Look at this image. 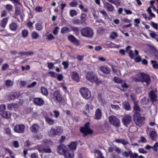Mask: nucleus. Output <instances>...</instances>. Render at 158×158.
<instances>
[{
    "instance_id": "f3484780",
    "label": "nucleus",
    "mask_w": 158,
    "mask_h": 158,
    "mask_svg": "<svg viewBox=\"0 0 158 158\" xmlns=\"http://www.w3.org/2000/svg\"><path fill=\"white\" fill-rule=\"evenodd\" d=\"M115 141L118 143H121L124 145H127L129 143L128 141L124 139H115Z\"/></svg>"
},
{
    "instance_id": "b1692460",
    "label": "nucleus",
    "mask_w": 158,
    "mask_h": 158,
    "mask_svg": "<svg viewBox=\"0 0 158 158\" xmlns=\"http://www.w3.org/2000/svg\"><path fill=\"white\" fill-rule=\"evenodd\" d=\"M10 29L12 31H15L18 28L17 24L15 23H12L9 25Z\"/></svg>"
},
{
    "instance_id": "13d9d810",
    "label": "nucleus",
    "mask_w": 158,
    "mask_h": 158,
    "mask_svg": "<svg viewBox=\"0 0 158 158\" xmlns=\"http://www.w3.org/2000/svg\"><path fill=\"white\" fill-rule=\"evenodd\" d=\"M62 64L64 66V69H66L68 68L69 66V64L68 62L64 61L62 62Z\"/></svg>"
},
{
    "instance_id": "aec40b11",
    "label": "nucleus",
    "mask_w": 158,
    "mask_h": 158,
    "mask_svg": "<svg viewBox=\"0 0 158 158\" xmlns=\"http://www.w3.org/2000/svg\"><path fill=\"white\" fill-rule=\"evenodd\" d=\"M39 128V126L37 124H34L31 127V130L33 132H36L38 131Z\"/></svg>"
},
{
    "instance_id": "6e6d98bb",
    "label": "nucleus",
    "mask_w": 158,
    "mask_h": 158,
    "mask_svg": "<svg viewBox=\"0 0 158 158\" xmlns=\"http://www.w3.org/2000/svg\"><path fill=\"white\" fill-rule=\"evenodd\" d=\"M86 15L85 14L83 13L81 15V19L82 21H85L86 19Z\"/></svg>"
},
{
    "instance_id": "37998d69",
    "label": "nucleus",
    "mask_w": 158,
    "mask_h": 158,
    "mask_svg": "<svg viewBox=\"0 0 158 158\" xmlns=\"http://www.w3.org/2000/svg\"><path fill=\"white\" fill-rule=\"evenodd\" d=\"M69 13L70 16L72 17L76 15L77 14V12L74 10H70Z\"/></svg>"
},
{
    "instance_id": "5fc2aeb1",
    "label": "nucleus",
    "mask_w": 158,
    "mask_h": 158,
    "mask_svg": "<svg viewBox=\"0 0 158 158\" xmlns=\"http://www.w3.org/2000/svg\"><path fill=\"white\" fill-rule=\"evenodd\" d=\"M158 148V143H156L153 146V149L155 151H157Z\"/></svg>"
},
{
    "instance_id": "864d4df0",
    "label": "nucleus",
    "mask_w": 158,
    "mask_h": 158,
    "mask_svg": "<svg viewBox=\"0 0 158 158\" xmlns=\"http://www.w3.org/2000/svg\"><path fill=\"white\" fill-rule=\"evenodd\" d=\"M37 83L35 81L32 82L31 84L28 85L27 87V88H31L34 87L36 84Z\"/></svg>"
},
{
    "instance_id": "bb28decb",
    "label": "nucleus",
    "mask_w": 158,
    "mask_h": 158,
    "mask_svg": "<svg viewBox=\"0 0 158 158\" xmlns=\"http://www.w3.org/2000/svg\"><path fill=\"white\" fill-rule=\"evenodd\" d=\"M100 68V70L104 73H109L110 72V69L107 67L101 66Z\"/></svg>"
},
{
    "instance_id": "09e8293b",
    "label": "nucleus",
    "mask_w": 158,
    "mask_h": 158,
    "mask_svg": "<svg viewBox=\"0 0 158 158\" xmlns=\"http://www.w3.org/2000/svg\"><path fill=\"white\" fill-rule=\"evenodd\" d=\"M117 35L118 34L114 32H113L110 35V37L113 39H114L117 37Z\"/></svg>"
},
{
    "instance_id": "c03bdc74",
    "label": "nucleus",
    "mask_w": 158,
    "mask_h": 158,
    "mask_svg": "<svg viewBox=\"0 0 158 158\" xmlns=\"http://www.w3.org/2000/svg\"><path fill=\"white\" fill-rule=\"evenodd\" d=\"M131 151H130L128 152L127 151H125L122 153V155L124 157H127L129 156H130V155L131 154Z\"/></svg>"
},
{
    "instance_id": "5701e85b",
    "label": "nucleus",
    "mask_w": 158,
    "mask_h": 158,
    "mask_svg": "<svg viewBox=\"0 0 158 158\" xmlns=\"http://www.w3.org/2000/svg\"><path fill=\"white\" fill-rule=\"evenodd\" d=\"M72 78L75 81H79V78L77 73L75 72L72 73Z\"/></svg>"
},
{
    "instance_id": "79ce46f5",
    "label": "nucleus",
    "mask_w": 158,
    "mask_h": 158,
    "mask_svg": "<svg viewBox=\"0 0 158 158\" xmlns=\"http://www.w3.org/2000/svg\"><path fill=\"white\" fill-rule=\"evenodd\" d=\"M39 34L35 31H33L31 33L32 37L35 39H36L39 37Z\"/></svg>"
},
{
    "instance_id": "e2e57ef3",
    "label": "nucleus",
    "mask_w": 158,
    "mask_h": 158,
    "mask_svg": "<svg viewBox=\"0 0 158 158\" xmlns=\"http://www.w3.org/2000/svg\"><path fill=\"white\" fill-rule=\"evenodd\" d=\"M115 151L118 154H120L121 152V149L117 147H115Z\"/></svg>"
},
{
    "instance_id": "0eeeda50",
    "label": "nucleus",
    "mask_w": 158,
    "mask_h": 158,
    "mask_svg": "<svg viewBox=\"0 0 158 158\" xmlns=\"http://www.w3.org/2000/svg\"><path fill=\"white\" fill-rule=\"evenodd\" d=\"M80 91L81 95L84 98L88 99L90 97V92L87 88H81L80 89Z\"/></svg>"
},
{
    "instance_id": "423d86ee",
    "label": "nucleus",
    "mask_w": 158,
    "mask_h": 158,
    "mask_svg": "<svg viewBox=\"0 0 158 158\" xmlns=\"http://www.w3.org/2000/svg\"><path fill=\"white\" fill-rule=\"evenodd\" d=\"M80 131L85 135L93 133V130L89 128V122L86 123L84 127H81Z\"/></svg>"
},
{
    "instance_id": "58836bf2",
    "label": "nucleus",
    "mask_w": 158,
    "mask_h": 158,
    "mask_svg": "<svg viewBox=\"0 0 158 158\" xmlns=\"http://www.w3.org/2000/svg\"><path fill=\"white\" fill-rule=\"evenodd\" d=\"M56 130L57 135H60L63 132V129L60 127H58Z\"/></svg>"
},
{
    "instance_id": "f257e3e1",
    "label": "nucleus",
    "mask_w": 158,
    "mask_h": 158,
    "mask_svg": "<svg viewBox=\"0 0 158 158\" xmlns=\"http://www.w3.org/2000/svg\"><path fill=\"white\" fill-rule=\"evenodd\" d=\"M134 80L136 81L140 82L143 85L146 86L148 85L151 82V78L149 76L143 73L137 74Z\"/></svg>"
},
{
    "instance_id": "6ab92c4d",
    "label": "nucleus",
    "mask_w": 158,
    "mask_h": 158,
    "mask_svg": "<svg viewBox=\"0 0 158 158\" xmlns=\"http://www.w3.org/2000/svg\"><path fill=\"white\" fill-rule=\"evenodd\" d=\"M105 7L109 11H112L114 10V7L110 3L106 2L104 4Z\"/></svg>"
},
{
    "instance_id": "4c0bfd02",
    "label": "nucleus",
    "mask_w": 158,
    "mask_h": 158,
    "mask_svg": "<svg viewBox=\"0 0 158 158\" xmlns=\"http://www.w3.org/2000/svg\"><path fill=\"white\" fill-rule=\"evenodd\" d=\"M151 62L152 64V67L155 69H158V63L156 61L152 60Z\"/></svg>"
},
{
    "instance_id": "473e14b6",
    "label": "nucleus",
    "mask_w": 158,
    "mask_h": 158,
    "mask_svg": "<svg viewBox=\"0 0 158 158\" xmlns=\"http://www.w3.org/2000/svg\"><path fill=\"white\" fill-rule=\"evenodd\" d=\"M44 148L43 145H39L35 147V148L37 149L39 152L43 153Z\"/></svg>"
},
{
    "instance_id": "69168bd1",
    "label": "nucleus",
    "mask_w": 158,
    "mask_h": 158,
    "mask_svg": "<svg viewBox=\"0 0 158 158\" xmlns=\"http://www.w3.org/2000/svg\"><path fill=\"white\" fill-rule=\"evenodd\" d=\"M13 144L15 148H18L19 146L18 142L17 141H15L13 142Z\"/></svg>"
},
{
    "instance_id": "393cba45",
    "label": "nucleus",
    "mask_w": 158,
    "mask_h": 158,
    "mask_svg": "<svg viewBox=\"0 0 158 158\" xmlns=\"http://www.w3.org/2000/svg\"><path fill=\"white\" fill-rule=\"evenodd\" d=\"M49 135L52 137H55L57 135L56 130L52 128H51L49 132Z\"/></svg>"
},
{
    "instance_id": "9b49d317",
    "label": "nucleus",
    "mask_w": 158,
    "mask_h": 158,
    "mask_svg": "<svg viewBox=\"0 0 158 158\" xmlns=\"http://www.w3.org/2000/svg\"><path fill=\"white\" fill-rule=\"evenodd\" d=\"M150 99L153 102H156L157 101V95L156 92L154 90H152L149 94Z\"/></svg>"
},
{
    "instance_id": "c9c22d12",
    "label": "nucleus",
    "mask_w": 158,
    "mask_h": 158,
    "mask_svg": "<svg viewBox=\"0 0 158 158\" xmlns=\"http://www.w3.org/2000/svg\"><path fill=\"white\" fill-rule=\"evenodd\" d=\"M28 35V31L27 30L24 29L22 31V35L23 38L27 37Z\"/></svg>"
},
{
    "instance_id": "49530a36",
    "label": "nucleus",
    "mask_w": 158,
    "mask_h": 158,
    "mask_svg": "<svg viewBox=\"0 0 158 158\" xmlns=\"http://www.w3.org/2000/svg\"><path fill=\"white\" fill-rule=\"evenodd\" d=\"M35 28L37 30L40 31L42 29L43 27L41 24L38 23L36 24Z\"/></svg>"
},
{
    "instance_id": "4d7b16f0",
    "label": "nucleus",
    "mask_w": 158,
    "mask_h": 158,
    "mask_svg": "<svg viewBox=\"0 0 158 158\" xmlns=\"http://www.w3.org/2000/svg\"><path fill=\"white\" fill-rule=\"evenodd\" d=\"M8 67H9V65L7 64H4L2 65V69L3 70H5L6 69H7V68H8Z\"/></svg>"
},
{
    "instance_id": "f8f14e48",
    "label": "nucleus",
    "mask_w": 158,
    "mask_h": 158,
    "mask_svg": "<svg viewBox=\"0 0 158 158\" xmlns=\"http://www.w3.org/2000/svg\"><path fill=\"white\" fill-rule=\"evenodd\" d=\"M33 102L35 105L38 106H41L44 104V100L40 98H34Z\"/></svg>"
},
{
    "instance_id": "6e6552de",
    "label": "nucleus",
    "mask_w": 158,
    "mask_h": 158,
    "mask_svg": "<svg viewBox=\"0 0 158 158\" xmlns=\"http://www.w3.org/2000/svg\"><path fill=\"white\" fill-rule=\"evenodd\" d=\"M86 78L87 80L91 82H96L98 80L97 76L93 72L88 73L86 75Z\"/></svg>"
},
{
    "instance_id": "a18cd8bd",
    "label": "nucleus",
    "mask_w": 158,
    "mask_h": 158,
    "mask_svg": "<svg viewBox=\"0 0 158 158\" xmlns=\"http://www.w3.org/2000/svg\"><path fill=\"white\" fill-rule=\"evenodd\" d=\"M6 10L8 11H12L13 9V6L9 4H7L6 6Z\"/></svg>"
},
{
    "instance_id": "cd10ccee",
    "label": "nucleus",
    "mask_w": 158,
    "mask_h": 158,
    "mask_svg": "<svg viewBox=\"0 0 158 158\" xmlns=\"http://www.w3.org/2000/svg\"><path fill=\"white\" fill-rule=\"evenodd\" d=\"M45 119L46 122L50 125H52L54 123V120L53 119H51L48 116H46L45 117Z\"/></svg>"
},
{
    "instance_id": "774afa93",
    "label": "nucleus",
    "mask_w": 158,
    "mask_h": 158,
    "mask_svg": "<svg viewBox=\"0 0 158 158\" xmlns=\"http://www.w3.org/2000/svg\"><path fill=\"white\" fill-rule=\"evenodd\" d=\"M114 81L115 82L117 83H120L121 82V79L118 77H115L114 78Z\"/></svg>"
},
{
    "instance_id": "3c124183",
    "label": "nucleus",
    "mask_w": 158,
    "mask_h": 158,
    "mask_svg": "<svg viewBox=\"0 0 158 158\" xmlns=\"http://www.w3.org/2000/svg\"><path fill=\"white\" fill-rule=\"evenodd\" d=\"M54 39V37L52 34L48 35L47 36V39L48 40H52Z\"/></svg>"
},
{
    "instance_id": "4be33fe9",
    "label": "nucleus",
    "mask_w": 158,
    "mask_h": 158,
    "mask_svg": "<svg viewBox=\"0 0 158 158\" xmlns=\"http://www.w3.org/2000/svg\"><path fill=\"white\" fill-rule=\"evenodd\" d=\"M71 31H72L77 35L79 34V29L77 27H75L73 26H70Z\"/></svg>"
},
{
    "instance_id": "052dcab7",
    "label": "nucleus",
    "mask_w": 158,
    "mask_h": 158,
    "mask_svg": "<svg viewBox=\"0 0 158 158\" xmlns=\"http://www.w3.org/2000/svg\"><path fill=\"white\" fill-rule=\"evenodd\" d=\"M20 13V10L18 7H16L15 9V14L16 15H19Z\"/></svg>"
},
{
    "instance_id": "680f3d73",
    "label": "nucleus",
    "mask_w": 158,
    "mask_h": 158,
    "mask_svg": "<svg viewBox=\"0 0 158 158\" xmlns=\"http://www.w3.org/2000/svg\"><path fill=\"white\" fill-rule=\"evenodd\" d=\"M139 142L145 143L147 142V140L144 137L142 136H141L140 140L139 141Z\"/></svg>"
},
{
    "instance_id": "4468645a",
    "label": "nucleus",
    "mask_w": 158,
    "mask_h": 158,
    "mask_svg": "<svg viewBox=\"0 0 158 158\" xmlns=\"http://www.w3.org/2000/svg\"><path fill=\"white\" fill-rule=\"evenodd\" d=\"M68 37L69 40L74 43L76 45H79V41L73 35H69Z\"/></svg>"
},
{
    "instance_id": "39448f33",
    "label": "nucleus",
    "mask_w": 158,
    "mask_h": 158,
    "mask_svg": "<svg viewBox=\"0 0 158 158\" xmlns=\"http://www.w3.org/2000/svg\"><path fill=\"white\" fill-rule=\"evenodd\" d=\"M135 54H134L133 51L132 50H130L129 52V56L131 58L133 59L135 62H139L141 61V58L139 56V52L136 50H135L134 51Z\"/></svg>"
},
{
    "instance_id": "2eb2a0df",
    "label": "nucleus",
    "mask_w": 158,
    "mask_h": 158,
    "mask_svg": "<svg viewBox=\"0 0 158 158\" xmlns=\"http://www.w3.org/2000/svg\"><path fill=\"white\" fill-rule=\"evenodd\" d=\"M65 151V146L63 144H61L57 147V151L60 154H64Z\"/></svg>"
},
{
    "instance_id": "f704fd0d",
    "label": "nucleus",
    "mask_w": 158,
    "mask_h": 158,
    "mask_svg": "<svg viewBox=\"0 0 158 158\" xmlns=\"http://www.w3.org/2000/svg\"><path fill=\"white\" fill-rule=\"evenodd\" d=\"M138 103L137 102H134L133 108L134 110L136 111H140V109L139 106H138Z\"/></svg>"
},
{
    "instance_id": "8fccbe9b",
    "label": "nucleus",
    "mask_w": 158,
    "mask_h": 158,
    "mask_svg": "<svg viewBox=\"0 0 158 158\" xmlns=\"http://www.w3.org/2000/svg\"><path fill=\"white\" fill-rule=\"evenodd\" d=\"M69 4L70 6L72 7H74L77 6V1H73L70 2Z\"/></svg>"
},
{
    "instance_id": "a211bd4d",
    "label": "nucleus",
    "mask_w": 158,
    "mask_h": 158,
    "mask_svg": "<svg viewBox=\"0 0 158 158\" xmlns=\"http://www.w3.org/2000/svg\"><path fill=\"white\" fill-rule=\"evenodd\" d=\"M0 114L3 117L8 119L10 118V113L5 111H0Z\"/></svg>"
},
{
    "instance_id": "7c9ffc66",
    "label": "nucleus",
    "mask_w": 158,
    "mask_h": 158,
    "mask_svg": "<svg viewBox=\"0 0 158 158\" xmlns=\"http://www.w3.org/2000/svg\"><path fill=\"white\" fill-rule=\"evenodd\" d=\"M8 20V19L7 18H6L3 19L2 20L1 22V26L3 28H4L6 25Z\"/></svg>"
},
{
    "instance_id": "ddd939ff",
    "label": "nucleus",
    "mask_w": 158,
    "mask_h": 158,
    "mask_svg": "<svg viewBox=\"0 0 158 158\" xmlns=\"http://www.w3.org/2000/svg\"><path fill=\"white\" fill-rule=\"evenodd\" d=\"M64 154L65 157L67 158H73L74 157L73 152L72 150H65Z\"/></svg>"
},
{
    "instance_id": "dca6fc26",
    "label": "nucleus",
    "mask_w": 158,
    "mask_h": 158,
    "mask_svg": "<svg viewBox=\"0 0 158 158\" xmlns=\"http://www.w3.org/2000/svg\"><path fill=\"white\" fill-rule=\"evenodd\" d=\"M53 95L55 99L59 102H60L62 101V97L60 94L59 91H55L53 93Z\"/></svg>"
},
{
    "instance_id": "9d476101",
    "label": "nucleus",
    "mask_w": 158,
    "mask_h": 158,
    "mask_svg": "<svg viewBox=\"0 0 158 158\" xmlns=\"http://www.w3.org/2000/svg\"><path fill=\"white\" fill-rule=\"evenodd\" d=\"M131 117L128 114L125 115L122 119V122L124 125L127 127L131 121Z\"/></svg>"
},
{
    "instance_id": "a19ab883",
    "label": "nucleus",
    "mask_w": 158,
    "mask_h": 158,
    "mask_svg": "<svg viewBox=\"0 0 158 158\" xmlns=\"http://www.w3.org/2000/svg\"><path fill=\"white\" fill-rule=\"evenodd\" d=\"M150 135L152 139H155L156 137L157 134L156 132L154 131H152L150 134Z\"/></svg>"
},
{
    "instance_id": "412c9836",
    "label": "nucleus",
    "mask_w": 158,
    "mask_h": 158,
    "mask_svg": "<svg viewBox=\"0 0 158 158\" xmlns=\"http://www.w3.org/2000/svg\"><path fill=\"white\" fill-rule=\"evenodd\" d=\"M95 118L97 120H99L101 118L102 116V114L101 110L99 109H97L95 113Z\"/></svg>"
},
{
    "instance_id": "a878e982",
    "label": "nucleus",
    "mask_w": 158,
    "mask_h": 158,
    "mask_svg": "<svg viewBox=\"0 0 158 158\" xmlns=\"http://www.w3.org/2000/svg\"><path fill=\"white\" fill-rule=\"evenodd\" d=\"M71 31L70 28L68 27H64L62 28L61 30V32L63 34H64Z\"/></svg>"
},
{
    "instance_id": "338daca9",
    "label": "nucleus",
    "mask_w": 158,
    "mask_h": 158,
    "mask_svg": "<svg viewBox=\"0 0 158 158\" xmlns=\"http://www.w3.org/2000/svg\"><path fill=\"white\" fill-rule=\"evenodd\" d=\"M53 112L54 114V116L55 117L57 118L59 115V112L57 111L56 110H54L53 111Z\"/></svg>"
},
{
    "instance_id": "72a5a7b5",
    "label": "nucleus",
    "mask_w": 158,
    "mask_h": 158,
    "mask_svg": "<svg viewBox=\"0 0 158 158\" xmlns=\"http://www.w3.org/2000/svg\"><path fill=\"white\" fill-rule=\"evenodd\" d=\"M13 81L10 80H6L5 82V84L7 86H11L13 85Z\"/></svg>"
},
{
    "instance_id": "e433bc0d",
    "label": "nucleus",
    "mask_w": 158,
    "mask_h": 158,
    "mask_svg": "<svg viewBox=\"0 0 158 158\" xmlns=\"http://www.w3.org/2000/svg\"><path fill=\"white\" fill-rule=\"evenodd\" d=\"M41 92L43 94L47 96L48 94V92L47 89L45 88L42 87H41Z\"/></svg>"
},
{
    "instance_id": "7ed1b4c3",
    "label": "nucleus",
    "mask_w": 158,
    "mask_h": 158,
    "mask_svg": "<svg viewBox=\"0 0 158 158\" xmlns=\"http://www.w3.org/2000/svg\"><path fill=\"white\" fill-rule=\"evenodd\" d=\"M81 33L83 36L89 38L92 37L93 34L92 30L88 27L82 28L81 30Z\"/></svg>"
},
{
    "instance_id": "20e7f679",
    "label": "nucleus",
    "mask_w": 158,
    "mask_h": 158,
    "mask_svg": "<svg viewBox=\"0 0 158 158\" xmlns=\"http://www.w3.org/2000/svg\"><path fill=\"white\" fill-rule=\"evenodd\" d=\"M109 121L112 125L115 127H118L120 125V121L119 119L116 116L112 115L109 116L108 118Z\"/></svg>"
},
{
    "instance_id": "1a4fd4ad",
    "label": "nucleus",
    "mask_w": 158,
    "mask_h": 158,
    "mask_svg": "<svg viewBox=\"0 0 158 158\" xmlns=\"http://www.w3.org/2000/svg\"><path fill=\"white\" fill-rule=\"evenodd\" d=\"M25 126L23 124H17L14 128V131L17 133H23L24 131Z\"/></svg>"
},
{
    "instance_id": "f03ea898",
    "label": "nucleus",
    "mask_w": 158,
    "mask_h": 158,
    "mask_svg": "<svg viewBox=\"0 0 158 158\" xmlns=\"http://www.w3.org/2000/svg\"><path fill=\"white\" fill-rule=\"evenodd\" d=\"M133 119L136 125L140 126L143 124L145 118L141 116L139 113L136 112L133 114Z\"/></svg>"
},
{
    "instance_id": "0e129e2a",
    "label": "nucleus",
    "mask_w": 158,
    "mask_h": 158,
    "mask_svg": "<svg viewBox=\"0 0 158 158\" xmlns=\"http://www.w3.org/2000/svg\"><path fill=\"white\" fill-rule=\"evenodd\" d=\"M59 29V28L58 27H56L54 30L53 31V34L55 35H56L57 34L58 31V30Z\"/></svg>"
},
{
    "instance_id": "de8ad7c7",
    "label": "nucleus",
    "mask_w": 158,
    "mask_h": 158,
    "mask_svg": "<svg viewBox=\"0 0 158 158\" xmlns=\"http://www.w3.org/2000/svg\"><path fill=\"white\" fill-rule=\"evenodd\" d=\"M130 156V158H138V154L136 153H133L131 152Z\"/></svg>"
},
{
    "instance_id": "ea45409f",
    "label": "nucleus",
    "mask_w": 158,
    "mask_h": 158,
    "mask_svg": "<svg viewBox=\"0 0 158 158\" xmlns=\"http://www.w3.org/2000/svg\"><path fill=\"white\" fill-rule=\"evenodd\" d=\"M123 104V107L126 110H130V107L128 103L127 102H124Z\"/></svg>"
},
{
    "instance_id": "2f4dec72",
    "label": "nucleus",
    "mask_w": 158,
    "mask_h": 158,
    "mask_svg": "<svg viewBox=\"0 0 158 158\" xmlns=\"http://www.w3.org/2000/svg\"><path fill=\"white\" fill-rule=\"evenodd\" d=\"M77 146V143L76 142H72L69 145V147L72 150H75L76 149Z\"/></svg>"
},
{
    "instance_id": "bf43d9fd",
    "label": "nucleus",
    "mask_w": 158,
    "mask_h": 158,
    "mask_svg": "<svg viewBox=\"0 0 158 158\" xmlns=\"http://www.w3.org/2000/svg\"><path fill=\"white\" fill-rule=\"evenodd\" d=\"M151 25L152 27L155 28L156 30L158 29V25L154 22H151Z\"/></svg>"
},
{
    "instance_id": "c85d7f7f",
    "label": "nucleus",
    "mask_w": 158,
    "mask_h": 158,
    "mask_svg": "<svg viewBox=\"0 0 158 158\" xmlns=\"http://www.w3.org/2000/svg\"><path fill=\"white\" fill-rule=\"evenodd\" d=\"M94 152L95 154H97L98 155L97 158H104L102 153L100 150L96 149L94 150Z\"/></svg>"
},
{
    "instance_id": "c756f323",
    "label": "nucleus",
    "mask_w": 158,
    "mask_h": 158,
    "mask_svg": "<svg viewBox=\"0 0 158 158\" xmlns=\"http://www.w3.org/2000/svg\"><path fill=\"white\" fill-rule=\"evenodd\" d=\"M18 96L16 93H13L12 94L9 95L8 96V98L9 100L10 101L14 99L15 98Z\"/></svg>"
},
{
    "instance_id": "603ef678",
    "label": "nucleus",
    "mask_w": 158,
    "mask_h": 158,
    "mask_svg": "<svg viewBox=\"0 0 158 158\" xmlns=\"http://www.w3.org/2000/svg\"><path fill=\"white\" fill-rule=\"evenodd\" d=\"M43 150V152L50 153L51 152V150L49 148H45L44 147Z\"/></svg>"
}]
</instances>
